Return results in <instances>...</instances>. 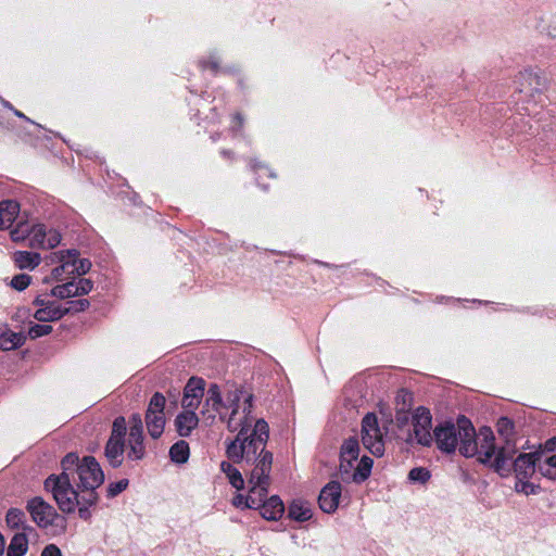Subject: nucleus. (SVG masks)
<instances>
[{"instance_id":"obj_1","label":"nucleus","mask_w":556,"mask_h":556,"mask_svg":"<svg viewBox=\"0 0 556 556\" xmlns=\"http://www.w3.org/2000/svg\"><path fill=\"white\" fill-rule=\"evenodd\" d=\"M247 431H241L226 445V455L233 463L244 464L248 475L249 495L237 494L232 504L239 508H255L263 498L267 497L270 484L273 454L266 450L269 438V427L265 420L257 422L255 435L247 438Z\"/></svg>"},{"instance_id":"obj_2","label":"nucleus","mask_w":556,"mask_h":556,"mask_svg":"<svg viewBox=\"0 0 556 556\" xmlns=\"http://www.w3.org/2000/svg\"><path fill=\"white\" fill-rule=\"evenodd\" d=\"M62 472L50 475L45 481V488L51 492L59 508L66 514L76 509V494H85L84 501L97 504V489L104 481V473L92 456L79 459L76 453L66 454L61 460Z\"/></svg>"},{"instance_id":"obj_3","label":"nucleus","mask_w":556,"mask_h":556,"mask_svg":"<svg viewBox=\"0 0 556 556\" xmlns=\"http://www.w3.org/2000/svg\"><path fill=\"white\" fill-rule=\"evenodd\" d=\"M253 395L245 393L242 389L230 390L223 397L218 384H210L206 391V397L203 405L202 414L207 418L214 419L216 415L227 425V429L231 432L247 431V438L252 439L255 435L257 419L251 430L254 418L252 417Z\"/></svg>"},{"instance_id":"obj_4","label":"nucleus","mask_w":556,"mask_h":556,"mask_svg":"<svg viewBox=\"0 0 556 556\" xmlns=\"http://www.w3.org/2000/svg\"><path fill=\"white\" fill-rule=\"evenodd\" d=\"M496 431L503 439V444L496 447L495 437L491 428L482 427L478 433L479 462L490 466L503 478L510 476V460L517 454L515 425L507 417H501L496 422Z\"/></svg>"},{"instance_id":"obj_5","label":"nucleus","mask_w":556,"mask_h":556,"mask_svg":"<svg viewBox=\"0 0 556 556\" xmlns=\"http://www.w3.org/2000/svg\"><path fill=\"white\" fill-rule=\"evenodd\" d=\"M432 438L443 453H453L459 446V453L465 457L479 456L478 434L470 420L464 416L456 424L444 421L435 426Z\"/></svg>"},{"instance_id":"obj_6","label":"nucleus","mask_w":556,"mask_h":556,"mask_svg":"<svg viewBox=\"0 0 556 556\" xmlns=\"http://www.w3.org/2000/svg\"><path fill=\"white\" fill-rule=\"evenodd\" d=\"M362 442L375 456L384 453L383 432L379 427L378 418L374 413H368L362 420Z\"/></svg>"},{"instance_id":"obj_7","label":"nucleus","mask_w":556,"mask_h":556,"mask_svg":"<svg viewBox=\"0 0 556 556\" xmlns=\"http://www.w3.org/2000/svg\"><path fill=\"white\" fill-rule=\"evenodd\" d=\"M165 396L156 392L152 395L148 409L146 412V426L152 439H159L165 428L166 419L164 415Z\"/></svg>"},{"instance_id":"obj_8","label":"nucleus","mask_w":556,"mask_h":556,"mask_svg":"<svg viewBox=\"0 0 556 556\" xmlns=\"http://www.w3.org/2000/svg\"><path fill=\"white\" fill-rule=\"evenodd\" d=\"M432 416L430 410L424 406H419L413 414V433L409 434L407 442L413 444L416 442L422 446H431L433 438L431 433Z\"/></svg>"},{"instance_id":"obj_9","label":"nucleus","mask_w":556,"mask_h":556,"mask_svg":"<svg viewBox=\"0 0 556 556\" xmlns=\"http://www.w3.org/2000/svg\"><path fill=\"white\" fill-rule=\"evenodd\" d=\"M372 459L363 456L359 462L340 458L339 476L343 482H364L370 475Z\"/></svg>"},{"instance_id":"obj_10","label":"nucleus","mask_w":556,"mask_h":556,"mask_svg":"<svg viewBox=\"0 0 556 556\" xmlns=\"http://www.w3.org/2000/svg\"><path fill=\"white\" fill-rule=\"evenodd\" d=\"M34 522L40 528H48L59 517L53 506L45 502L41 497H34L27 503Z\"/></svg>"},{"instance_id":"obj_11","label":"nucleus","mask_w":556,"mask_h":556,"mask_svg":"<svg viewBox=\"0 0 556 556\" xmlns=\"http://www.w3.org/2000/svg\"><path fill=\"white\" fill-rule=\"evenodd\" d=\"M204 391L205 381L202 378H190L184 390V397L181 402L184 409L195 410L201 403Z\"/></svg>"},{"instance_id":"obj_12","label":"nucleus","mask_w":556,"mask_h":556,"mask_svg":"<svg viewBox=\"0 0 556 556\" xmlns=\"http://www.w3.org/2000/svg\"><path fill=\"white\" fill-rule=\"evenodd\" d=\"M341 484L338 481H330L320 491L318 503L324 513L332 514L338 509L341 497Z\"/></svg>"},{"instance_id":"obj_13","label":"nucleus","mask_w":556,"mask_h":556,"mask_svg":"<svg viewBox=\"0 0 556 556\" xmlns=\"http://www.w3.org/2000/svg\"><path fill=\"white\" fill-rule=\"evenodd\" d=\"M536 453H520L514 455L510 460V475L514 472L516 477L531 478L532 475L538 470L536 465Z\"/></svg>"},{"instance_id":"obj_14","label":"nucleus","mask_w":556,"mask_h":556,"mask_svg":"<svg viewBox=\"0 0 556 556\" xmlns=\"http://www.w3.org/2000/svg\"><path fill=\"white\" fill-rule=\"evenodd\" d=\"M144 435L143 434H128L127 440L125 441V453L126 459L128 462H139L146 456V446H144Z\"/></svg>"},{"instance_id":"obj_15","label":"nucleus","mask_w":556,"mask_h":556,"mask_svg":"<svg viewBox=\"0 0 556 556\" xmlns=\"http://www.w3.org/2000/svg\"><path fill=\"white\" fill-rule=\"evenodd\" d=\"M35 533L30 526H24L23 531L13 535L9 544L8 556H24L28 551V535Z\"/></svg>"},{"instance_id":"obj_16","label":"nucleus","mask_w":556,"mask_h":556,"mask_svg":"<svg viewBox=\"0 0 556 556\" xmlns=\"http://www.w3.org/2000/svg\"><path fill=\"white\" fill-rule=\"evenodd\" d=\"M59 262L61 263L59 266L53 268L52 277L55 280L62 281L66 279L70 275H74L75 273H71L73 268L74 256L77 255L76 250H66L60 251L56 253Z\"/></svg>"},{"instance_id":"obj_17","label":"nucleus","mask_w":556,"mask_h":556,"mask_svg":"<svg viewBox=\"0 0 556 556\" xmlns=\"http://www.w3.org/2000/svg\"><path fill=\"white\" fill-rule=\"evenodd\" d=\"M104 455L113 468L122 466L125 459V440L109 438L105 444Z\"/></svg>"},{"instance_id":"obj_18","label":"nucleus","mask_w":556,"mask_h":556,"mask_svg":"<svg viewBox=\"0 0 556 556\" xmlns=\"http://www.w3.org/2000/svg\"><path fill=\"white\" fill-rule=\"evenodd\" d=\"M199 425V417L194 410L185 409L175 418V427L180 437H189Z\"/></svg>"},{"instance_id":"obj_19","label":"nucleus","mask_w":556,"mask_h":556,"mask_svg":"<svg viewBox=\"0 0 556 556\" xmlns=\"http://www.w3.org/2000/svg\"><path fill=\"white\" fill-rule=\"evenodd\" d=\"M258 507L261 508L262 517L267 520H278L285 511L282 501L276 495L268 500L263 498Z\"/></svg>"},{"instance_id":"obj_20","label":"nucleus","mask_w":556,"mask_h":556,"mask_svg":"<svg viewBox=\"0 0 556 556\" xmlns=\"http://www.w3.org/2000/svg\"><path fill=\"white\" fill-rule=\"evenodd\" d=\"M20 213V204L13 200L0 202V229H7L12 226Z\"/></svg>"},{"instance_id":"obj_21","label":"nucleus","mask_w":556,"mask_h":556,"mask_svg":"<svg viewBox=\"0 0 556 556\" xmlns=\"http://www.w3.org/2000/svg\"><path fill=\"white\" fill-rule=\"evenodd\" d=\"M288 516L299 522H304L313 517L311 504L304 500H293L288 508Z\"/></svg>"},{"instance_id":"obj_22","label":"nucleus","mask_w":556,"mask_h":556,"mask_svg":"<svg viewBox=\"0 0 556 556\" xmlns=\"http://www.w3.org/2000/svg\"><path fill=\"white\" fill-rule=\"evenodd\" d=\"M66 315V309L56 302L49 304V306L38 308L34 313V318L41 323L56 321Z\"/></svg>"},{"instance_id":"obj_23","label":"nucleus","mask_w":556,"mask_h":556,"mask_svg":"<svg viewBox=\"0 0 556 556\" xmlns=\"http://www.w3.org/2000/svg\"><path fill=\"white\" fill-rule=\"evenodd\" d=\"M538 471L551 479L556 480V454L536 453Z\"/></svg>"},{"instance_id":"obj_24","label":"nucleus","mask_w":556,"mask_h":556,"mask_svg":"<svg viewBox=\"0 0 556 556\" xmlns=\"http://www.w3.org/2000/svg\"><path fill=\"white\" fill-rule=\"evenodd\" d=\"M13 258L15 265L21 269H34L41 262L39 253L29 251H17L14 253Z\"/></svg>"},{"instance_id":"obj_25","label":"nucleus","mask_w":556,"mask_h":556,"mask_svg":"<svg viewBox=\"0 0 556 556\" xmlns=\"http://www.w3.org/2000/svg\"><path fill=\"white\" fill-rule=\"evenodd\" d=\"M26 337L23 333L5 332L0 336V349L11 351L25 343Z\"/></svg>"},{"instance_id":"obj_26","label":"nucleus","mask_w":556,"mask_h":556,"mask_svg":"<svg viewBox=\"0 0 556 556\" xmlns=\"http://www.w3.org/2000/svg\"><path fill=\"white\" fill-rule=\"evenodd\" d=\"M190 455L189 444L180 440L169 448V457L176 464H185Z\"/></svg>"},{"instance_id":"obj_27","label":"nucleus","mask_w":556,"mask_h":556,"mask_svg":"<svg viewBox=\"0 0 556 556\" xmlns=\"http://www.w3.org/2000/svg\"><path fill=\"white\" fill-rule=\"evenodd\" d=\"M359 455V444L357 439L349 438L346 439L340 452V458L357 460Z\"/></svg>"},{"instance_id":"obj_28","label":"nucleus","mask_w":556,"mask_h":556,"mask_svg":"<svg viewBox=\"0 0 556 556\" xmlns=\"http://www.w3.org/2000/svg\"><path fill=\"white\" fill-rule=\"evenodd\" d=\"M46 236L47 228L43 225H34L30 229L29 247L33 249H43Z\"/></svg>"},{"instance_id":"obj_29","label":"nucleus","mask_w":556,"mask_h":556,"mask_svg":"<svg viewBox=\"0 0 556 556\" xmlns=\"http://www.w3.org/2000/svg\"><path fill=\"white\" fill-rule=\"evenodd\" d=\"M51 294L59 299H68L77 296V288L75 281H68L63 285L55 286L51 290Z\"/></svg>"},{"instance_id":"obj_30","label":"nucleus","mask_w":556,"mask_h":556,"mask_svg":"<svg viewBox=\"0 0 556 556\" xmlns=\"http://www.w3.org/2000/svg\"><path fill=\"white\" fill-rule=\"evenodd\" d=\"M7 525L12 529L22 528L25 525V514L18 508H10L5 516Z\"/></svg>"},{"instance_id":"obj_31","label":"nucleus","mask_w":556,"mask_h":556,"mask_svg":"<svg viewBox=\"0 0 556 556\" xmlns=\"http://www.w3.org/2000/svg\"><path fill=\"white\" fill-rule=\"evenodd\" d=\"M127 424L124 417H117L113 421L110 439L125 440Z\"/></svg>"},{"instance_id":"obj_32","label":"nucleus","mask_w":556,"mask_h":556,"mask_svg":"<svg viewBox=\"0 0 556 556\" xmlns=\"http://www.w3.org/2000/svg\"><path fill=\"white\" fill-rule=\"evenodd\" d=\"M430 471L424 467H415L410 469L408 479L412 482L425 484L430 479Z\"/></svg>"},{"instance_id":"obj_33","label":"nucleus","mask_w":556,"mask_h":556,"mask_svg":"<svg viewBox=\"0 0 556 556\" xmlns=\"http://www.w3.org/2000/svg\"><path fill=\"white\" fill-rule=\"evenodd\" d=\"M79 253L74 256L73 268L71 273H75L78 276L85 275L91 268V262L88 258H79Z\"/></svg>"},{"instance_id":"obj_34","label":"nucleus","mask_w":556,"mask_h":556,"mask_svg":"<svg viewBox=\"0 0 556 556\" xmlns=\"http://www.w3.org/2000/svg\"><path fill=\"white\" fill-rule=\"evenodd\" d=\"M84 498L85 494H76V498L73 502H77L76 507H78L79 517L84 520H88L91 517L89 507L93 506L94 504H89L85 502Z\"/></svg>"},{"instance_id":"obj_35","label":"nucleus","mask_w":556,"mask_h":556,"mask_svg":"<svg viewBox=\"0 0 556 556\" xmlns=\"http://www.w3.org/2000/svg\"><path fill=\"white\" fill-rule=\"evenodd\" d=\"M517 481L515 483L516 492L523 493L526 495L535 493V485L528 481L529 478H520L516 477Z\"/></svg>"},{"instance_id":"obj_36","label":"nucleus","mask_w":556,"mask_h":556,"mask_svg":"<svg viewBox=\"0 0 556 556\" xmlns=\"http://www.w3.org/2000/svg\"><path fill=\"white\" fill-rule=\"evenodd\" d=\"M52 331V327L49 325L34 324L28 329V337L30 339H37L49 334Z\"/></svg>"},{"instance_id":"obj_37","label":"nucleus","mask_w":556,"mask_h":556,"mask_svg":"<svg viewBox=\"0 0 556 556\" xmlns=\"http://www.w3.org/2000/svg\"><path fill=\"white\" fill-rule=\"evenodd\" d=\"M89 301L87 299H80L76 301H71L67 303V306H63V309H66V314L68 313H79L84 312L89 307Z\"/></svg>"},{"instance_id":"obj_38","label":"nucleus","mask_w":556,"mask_h":556,"mask_svg":"<svg viewBox=\"0 0 556 556\" xmlns=\"http://www.w3.org/2000/svg\"><path fill=\"white\" fill-rule=\"evenodd\" d=\"M30 229L31 227H29L27 224H18L16 228H14L12 231H11V238L13 241H22L24 240L26 237H29L30 236Z\"/></svg>"},{"instance_id":"obj_39","label":"nucleus","mask_w":556,"mask_h":556,"mask_svg":"<svg viewBox=\"0 0 556 556\" xmlns=\"http://www.w3.org/2000/svg\"><path fill=\"white\" fill-rule=\"evenodd\" d=\"M30 280H31L30 276H28L26 274H20L12 278L10 285L13 289H15L17 291H23L29 286Z\"/></svg>"},{"instance_id":"obj_40","label":"nucleus","mask_w":556,"mask_h":556,"mask_svg":"<svg viewBox=\"0 0 556 556\" xmlns=\"http://www.w3.org/2000/svg\"><path fill=\"white\" fill-rule=\"evenodd\" d=\"M61 242V235L54 229H47L43 249H53Z\"/></svg>"},{"instance_id":"obj_41","label":"nucleus","mask_w":556,"mask_h":556,"mask_svg":"<svg viewBox=\"0 0 556 556\" xmlns=\"http://www.w3.org/2000/svg\"><path fill=\"white\" fill-rule=\"evenodd\" d=\"M143 434V424L139 414H134L129 419V432L128 434Z\"/></svg>"},{"instance_id":"obj_42","label":"nucleus","mask_w":556,"mask_h":556,"mask_svg":"<svg viewBox=\"0 0 556 556\" xmlns=\"http://www.w3.org/2000/svg\"><path fill=\"white\" fill-rule=\"evenodd\" d=\"M128 486V480L122 479L117 482L111 483L108 488V496L115 497Z\"/></svg>"},{"instance_id":"obj_43","label":"nucleus","mask_w":556,"mask_h":556,"mask_svg":"<svg viewBox=\"0 0 556 556\" xmlns=\"http://www.w3.org/2000/svg\"><path fill=\"white\" fill-rule=\"evenodd\" d=\"M75 285L77 288V296L88 294L93 288V282L87 278L78 279L75 281Z\"/></svg>"},{"instance_id":"obj_44","label":"nucleus","mask_w":556,"mask_h":556,"mask_svg":"<svg viewBox=\"0 0 556 556\" xmlns=\"http://www.w3.org/2000/svg\"><path fill=\"white\" fill-rule=\"evenodd\" d=\"M227 479L236 490L239 491L244 488V479L239 469H236Z\"/></svg>"},{"instance_id":"obj_45","label":"nucleus","mask_w":556,"mask_h":556,"mask_svg":"<svg viewBox=\"0 0 556 556\" xmlns=\"http://www.w3.org/2000/svg\"><path fill=\"white\" fill-rule=\"evenodd\" d=\"M535 453L556 454V438L548 439Z\"/></svg>"},{"instance_id":"obj_46","label":"nucleus","mask_w":556,"mask_h":556,"mask_svg":"<svg viewBox=\"0 0 556 556\" xmlns=\"http://www.w3.org/2000/svg\"><path fill=\"white\" fill-rule=\"evenodd\" d=\"M41 556H62V552L55 544H49L42 549Z\"/></svg>"},{"instance_id":"obj_47","label":"nucleus","mask_w":556,"mask_h":556,"mask_svg":"<svg viewBox=\"0 0 556 556\" xmlns=\"http://www.w3.org/2000/svg\"><path fill=\"white\" fill-rule=\"evenodd\" d=\"M237 468L229 462H222L220 463V470L225 473V476L228 478Z\"/></svg>"},{"instance_id":"obj_48","label":"nucleus","mask_w":556,"mask_h":556,"mask_svg":"<svg viewBox=\"0 0 556 556\" xmlns=\"http://www.w3.org/2000/svg\"><path fill=\"white\" fill-rule=\"evenodd\" d=\"M547 33L551 37L556 38V14L549 20Z\"/></svg>"},{"instance_id":"obj_49","label":"nucleus","mask_w":556,"mask_h":556,"mask_svg":"<svg viewBox=\"0 0 556 556\" xmlns=\"http://www.w3.org/2000/svg\"><path fill=\"white\" fill-rule=\"evenodd\" d=\"M52 303H54V301L46 300V299H43L42 296H37V298L34 300V302H33V304H34L35 306H37L38 308L49 306V304H52Z\"/></svg>"},{"instance_id":"obj_50","label":"nucleus","mask_w":556,"mask_h":556,"mask_svg":"<svg viewBox=\"0 0 556 556\" xmlns=\"http://www.w3.org/2000/svg\"><path fill=\"white\" fill-rule=\"evenodd\" d=\"M520 77L532 85L533 81L538 83L539 77L530 72H525L520 74Z\"/></svg>"},{"instance_id":"obj_51","label":"nucleus","mask_w":556,"mask_h":556,"mask_svg":"<svg viewBox=\"0 0 556 556\" xmlns=\"http://www.w3.org/2000/svg\"><path fill=\"white\" fill-rule=\"evenodd\" d=\"M233 119L238 122L239 127L242 125V117H241V115L237 114V115L233 117Z\"/></svg>"},{"instance_id":"obj_52","label":"nucleus","mask_w":556,"mask_h":556,"mask_svg":"<svg viewBox=\"0 0 556 556\" xmlns=\"http://www.w3.org/2000/svg\"><path fill=\"white\" fill-rule=\"evenodd\" d=\"M14 113H15V115H16V116H18V117L26 118V116H25L22 112H20V111H17V110H15V111H14Z\"/></svg>"},{"instance_id":"obj_53","label":"nucleus","mask_w":556,"mask_h":556,"mask_svg":"<svg viewBox=\"0 0 556 556\" xmlns=\"http://www.w3.org/2000/svg\"><path fill=\"white\" fill-rule=\"evenodd\" d=\"M211 65H212V68H214V70H216V68H217V62L212 61V62H211Z\"/></svg>"}]
</instances>
